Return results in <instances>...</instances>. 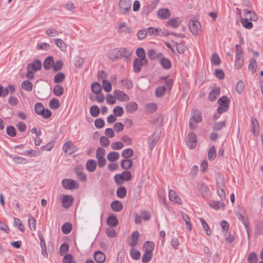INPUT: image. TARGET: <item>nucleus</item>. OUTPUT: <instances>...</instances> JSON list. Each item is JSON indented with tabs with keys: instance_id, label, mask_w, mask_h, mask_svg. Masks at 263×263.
I'll return each mask as SVG.
<instances>
[{
	"instance_id": "39",
	"label": "nucleus",
	"mask_w": 263,
	"mask_h": 263,
	"mask_svg": "<svg viewBox=\"0 0 263 263\" xmlns=\"http://www.w3.org/2000/svg\"><path fill=\"white\" fill-rule=\"evenodd\" d=\"M241 23L242 26L246 29H250L253 27V24L250 18L241 17Z\"/></svg>"
},
{
	"instance_id": "62",
	"label": "nucleus",
	"mask_w": 263,
	"mask_h": 263,
	"mask_svg": "<svg viewBox=\"0 0 263 263\" xmlns=\"http://www.w3.org/2000/svg\"><path fill=\"white\" fill-rule=\"evenodd\" d=\"M102 87L104 90L107 92H109L111 90V84L110 82L109 81L103 80L102 81Z\"/></svg>"
},
{
	"instance_id": "56",
	"label": "nucleus",
	"mask_w": 263,
	"mask_h": 263,
	"mask_svg": "<svg viewBox=\"0 0 263 263\" xmlns=\"http://www.w3.org/2000/svg\"><path fill=\"white\" fill-rule=\"evenodd\" d=\"M28 223L30 230L31 231H35L36 226V220L34 218V217L31 215H29V216Z\"/></svg>"
},
{
	"instance_id": "30",
	"label": "nucleus",
	"mask_w": 263,
	"mask_h": 263,
	"mask_svg": "<svg viewBox=\"0 0 263 263\" xmlns=\"http://www.w3.org/2000/svg\"><path fill=\"white\" fill-rule=\"evenodd\" d=\"M136 53L139 60L143 61L146 64L147 63V60L145 59V52L143 48L139 47L137 48L136 50Z\"/></svg>"
},
{
	"instance_id": "64",
	"label": "nucleus",
	"mask_w": 263,
	"mask_h": 263,
	"mask_svg": "<svg viewBox=\"0 0 263 263\" xmlns=\"http://www.w3.org/2000/svg\"><path fill=\"white\" fill-rule=\"evenodd\" d=\"M152 253L144 252V254L143 255L142 257V262L143 263H148L152 259Z\"/></svg>"
},
{
	"instance_id": "50",
	"label": "nucleus",
	"mask_w": 263,
	"mask_h": 263,
	"mask_svg": "<svg viewBox=\"0 0 263 263\" xmlns=\"http://www.w3.org/2000/svg\"><path fill=\"white\" fill-rule=\"evenodd\" d=\"M22 88L27 91H30L32 89V84L29 81L25 80L22 83Z\"/></svg>"
},
{
	"instance_id": "14",
	"label": "nucleus",
	"mask_w": 263,
	"mask_h": 263,
	"mask_svg": "<svg viewBox=\"0 0 263 263\" xmlns=\"http://www.w3.org/2000/svg\"><path fill=\"white\" fill-rule=\"evenodd\" d=\"M220 93V89L218 87H215L209 93L208 98L211 101H214L216 100Z\"/></svg>"
},
{
	"instance_id": "21",
	"label": "nucleus",
	"mask_w": 263,
	"mask_h": 263,
	"mask_svg": "<svg viewBox=\"0 0 263 263\" xmlns=\"http://www.w3.org/2000/svg\"><path fill=\"white\" fill-rule=\"evenodd\" d=\"M148 34L151 36H161V28L150 27L147 28Z\"/></svg>"
},
{
	"instance_id": "41",
	"label": "nucleus",
	"mask_w": 263,
	"mask_h": 263,
	"mask_svg": "<svg viewBox=\"0 0 263 263\" xmlns=\"http://www.w3.org/2000/svg\"><path fill=\"white\" fill-rule=\"evenodd\" d=\"M133 155L134 151L130 148L124 149L121 153V156L124 159H129L132 157Z\"/></svg>"
},
{
	"instance_id": "18",
	"label": "nucleus",
	"mask_w": 263,
	"mask_h": 263,
	"mask_svg": "<svg viewBox=\"0 0 263 263\" xmlns=\"http://www.w3.org/2000/svg\"><path fill=\"white\" fill-rule=\"evenodd\" d=\"M73 198L71 195H64L62 201V206L65 208H69L73 203Z\"/></svg>"
},
{
	"instance_id": "19",
	"label": "nucleus",
	"mask_w": 263,
	"mask_h": 263,
	"mask_svg": "<svg viewBox=\"0 0 263 263\" xmlns=\"http://www.w3.org/2000/svg\"><path fill=\"white\" fill-rule=\"evenodd\" d=\"M159 63L162 67L164 69H170L172 67V62L171 61L164 58L163 56L160 58Z\"/></svg>"
},
{
	"instance_id": "22",
	"label": "nucleus",
	"mask_w": 263,
	"mask_h": 263,
	"mask_svg": "<svg viewBox=\"0 0 263 263\" xmlns=\"http://www.w3.org/2000/svg\"><path fill=\"white\" fill-rule=\"evenodd\" d=\"M181 24L178 17H172L167 22V26L174 28H178Z\"/></svg>"
},
{
	"instance_id": "11",
	"label": "nucleus",
	"mask_w": 263,
	"mask_h": 263,
	"mask_svg": "<svg viewBox=\"0 0 263 263\" xmlns=\"http://www.w3.org/2000/svg\"><path fill=\"white\" fill-rule=\"evenodd\" d=\"M107 57L112 61H116L121 59L119 48L110 50L108 53Z\"/></svg>"
},
{
	"instance_id": "38",
	"label": "nucleus",
	"mask_w": 263,
	"mask_h": 263,
	"mask_svg": "<svg viewBox=\"0 0 263 263\" xmlns=\"http://www.w3.org/2000/svg\"><path fill=\"white\" fill-rule=\"evenodd\" d=\"M182 217L184 222L186 223V228L189 231H191L192 230V226L191 223V220L189 216L185 213L183 212L181 213Z\"/></svg>"
},
{
	"instance_id": "42",
	"label": "nucleus",
	"mask_w": 263,
	"mask_h": 263,
	"mask_svg": "<svg viewBox=\"0 0 263 263\" xmlns=\"http://www.w3.org/2000/svg\"><path fill=\"white\" fill-rule=\"evenodd\" d=\"M145 108L147 112L151 114L157 110V105L154 103H148L145 105Z\"/></svg>"
},
{
	"instance_id": "40",
	"label": "nucleus",
	"mask_w": 263,
	"mask_h": 263,
	"mask_svg": "<svg viewBox=\"0 0 263 263\" xmlns=\"http://www.w3.org/2000/svg\"><path fill=\"white\" fill-rule=\"evenodd\" d=\"M64 88L62 86L60 85H57L53 87V93L57 97H60L63 94Z\"/></svg>"
},
{
	"instance_id": "36",
	"label": "nucleus",
	"mask_w": 263,
	"mask_h": 263,
	"mask_svg": "<svg viewBox=\"0 0 263 263\" xmlns=\"http://www.w3.org/2000/svg\"><path fill=\"white\" fill-rule=\"evenodd\" d=\"M119 51L121 58L124 57L126 60L130 59L132 52L129 50L125 48H119Z\"/></svg>"
},
{
	"instance_id": "4",
	"label": "nucleus",
	"mask_w": 263,
	"mask_h": 263,
	"mask_svg": "<svg viewBox=\"0 0 263 263\" xmlns=\"http://www.w3.org/2000/svg\"><path fill=\"white\" fill-rule=\"evenodd\" d=\"M186 144L190 149H193L196 146L197 136L194 132H190L188 134Z\"/></svg>"
},
{
	"instance_id": "43",
	"label": "nucleus",
	"mask_w": 263,
	"mask_h": 263,
	"mask_svg": "<svg viewBox=\"0 0 263 263\" xmlns=\"http://www.w3.org/2000/svg\"><path fill=\"white\" fill-rule=\"evenodd\" d=\"M119 157V154L116 152H110L108 153L107 156V159L111 162L115 161L118 160Z\"/></svg>"
},
{
	"instance_id": "32",
	"label": "nucleus",
	"mask_w": 263,
	"mask_h": 263,
	"mask_svg": "<svg viewBox=\"0 0 263 263\" xmlns=\"http://www.w3.org/2000/svg\"><path fill=\"white\" fill-rule=\"evenodd\" d=\"M133 163L132 159H124L121 162V166L123 169L128 170L132 166Z\"/></svg>"
},
{
	"instance_id": "26",
	"label": "nucleus",
	"mask_w": 263,
	"mask_h": 263,
	"mask_svg": "<svg viewBox=\"0 0 263 263\" xmlns=\"http://www.w3.org/2000/svg\"><path fill=\"white\" fill-rule=\"evenodd\" d=\"M110 208L114 212H119L123 209V205L120 201L115 200L111 202Z\"/></svg>"
},
{
	"instance_id": "52",
	"label": "nucleus",
	"mask_w": 263,
	"mask_h": 263,
	"mask_svg": "<svg viewBox=\"0 0 263 263\" xmlns=\"http://www.w3.org/2000/svg\"><path fill=\"white\" fill-rule=\"evenodd\" d=\"M236 215L238 219L242 222L245 227H247L249 226V219L247 217L242 215L240 213H237Z\"/></svg>"
},
{
	"instance_id": "20",
	"label": "nucleus",
	"mask_w": 263,
	"mask_h": 263,
	"mask_svg": "<svg viewBox=\"0 0 263 263\" xmlns=\"http://www.w3.org/2000/svg\"><path fill=\"white\" fill-rule=\"evenodd\" d=\"M106 223L110 227L114 228L118 224V220L115 216L110 215L106 219Z\"/></svg>"
},
{
	"instance_id": "13",
	"label": "nucleus",
	"mask_w": 263,
	"mask_h": 263,
	"mask_svg": "<svg viewBox=\"0 0 263 263\" xmlns=\"http://www.w3.org/2000/svg\"><path fill=\"white\" fill-rule=\"evenodd\" d=\"M139 237V232L137 231L133 232L129 239L128 245L133 248L135 247L137 244Z\"/></svg>"
},
{
	"instance_id": "27",
	"label": "nucleus",
	"mask_w": 263,
	"mask_h": 263,
	"mask_svg": "<svg viewBox=\"0 0 263 263\" xmlns=\"http://www.w3.org/2000/svg\"><path fill=\"white\" fill-rule=\"evenodd\" d=\"M117 176H120V179L124 181H128L132 178V173L128 171H124L121 174H116V177Z\"/></svg>"
},
{
	"instance_id": "58",
	"label": "nucleus",
	"mask_w": 263,
	"mask_h": 263,
	"mask_svg": "<svg viewBox=\"0 0 263 263\" xmlns=\"http://www.w3.org/2000/svg\"><path fill=\"white\" fill-rule=\"evenodd\" d=\"M254 233L256 235L263 236V221L255 226Z\"/></svg>"
},
{
	"instance_id": "16",
	"label": "nucleus",
	"mask_w": 263,
	"mask_h": 263,
	"mask_svg": "<svg viewBox=\"0 0 263 263\" xmlns=\"http://www.w3.org/2000/svg\"><path fill=\"white\" fill-rule=\"evenodd\" d=\"M42 63L39 60H35L33 63L27 64V69H30L33 71H38L41 69Z\"/></svg>"
},
{
	"instance_id": "49",
	"label": "nucleus",
	"mask_w": 263,
	"mask_h": 263,
	"mask_svg": "<svg viewBox=\"0 0 263 263\" xmlns=\"http://www.w3.org/2000/svg\"><path fill=\"white\" fill-rule=\"evenodd\" d=\"M130 254L131 257L134 260H138L140 258V252L135 248H132L130 251Z\"/></svg>"
},
{
	"instance_id": "61",
	"label": "nucleus",
	"mask_w": 263,
	"mask_h": 263,
	"mask_svg": "<svg viewBox=\"0 0 263 263\" xmlns=\"http://www.w3.org/2000/svg\"><path fill=\"white\" fill-rule=\"evenodd\" d=\"M147 34H148L147 29H141L138 31L137 36L139 40H143L146 37Z\"/></svg>"
},
{
	"instance_id": "47",
	"label": "nucleus",
	"mask_w": 263,
	"mask_h": 263,
	"mask_svg": "<svg viewBox=\"0 0 263 263\" xmlns=\"http://www.w3.org/2000/svg\"><path fill=\"white\" fill-rule=\"evenodd\" d=\"M75 173L77 175V177L80 180H81V181H85L86 180V176L83 173L81 168H76L75 169Z\"/></svg>"
},
{
	"instance_id": "7",
	"label": "nucleus",
	"mask_w": 263,
	"mask_h": 263,
	"mask_svg": "<svg viewBox=\"0 0 263 263\" xmlns=\"http://www.w3.org/2000/svg\"><path fill=\"white\" fill-rule=\"evenodd\" d=\"M251 126L253 135L255 137L258 136L259 133V124L256 118L252 117L251 119Z\"/></svg>"
},
{
	"instance_id": "8",
	"label": "nucleus",
	"mask_w": 263,
	"mask_h": 263,
	"mask_svg": "<svg viewBox=\"0 0 263 263\" xmlns=\"http://www.w3.org/2000/svg\"><path fill=\"white\" fill-rule=\"evenodd\" d=\"M117 31L119 33L130 34L132 32V28L128 26L125 22H121L117 27Z\"/></svg>"
},
{
	"instance_id": "3",
	"label": "nucleus",
	"mask_w": 263,
	"mask_h": 263,
	"mask_svg": "<svg viewBox=\"0 0 263 263\" xmlns=\"http://www.w3.org/2000/svg\"><path fill=\"white\" fill-rule=\"evenodd\" d=\"M132 2L130 0H120L119 3L120 11L123 14H127L130 11Z\"/></svg>"
},
{
	"instance_id": "45",
	"label": "nucleus",
	"mask_w": 263,
	"mask_h": 263,
	"mask_svg": "<svg viewBox=\"0 0 263 263\" xmlns=\"http://www.w3.org/2000/svg\"><path fill=\"white\" fill-rule=\"evenodd\" d=\"M65 75L63 72H58L54 77V82L55 83H61L65 79Z\"/></svg>"
},
{
	"instance_id": "17",
	"label": "nucleus",
	"mask_w": 263,
	"mask_h": 263,
	"mask_svg": "<svg viewBox=\"0 0 263 263\" xmlns=\"http://www.w3.org/2000/svg\"><path fill=\"white\" fill-rule=\"evenodd\" d=\"M75 146L73 145L71 141L66 142L63 146V151L67 153H69L70 154L74 152Z\"/></svg>"
},
{
	"instance_id": "28",
	"label": "nucleus",
	"mask_w": 263,
	"mask_h": 263,
	"mask_svg": "<svg viewBox=\"0 0 263 263\" xmlns=\"http://www.w3.org/2000/svg\"><path fill=\"white\" fill-rule=\"evenodd\" d=\"M97 162L95 160H88L86 164V168L89 172H93L96 170Z\"/></svg>"
},
{
	"instance_id": "44",
	"label": "nucleus",
	"mask_w": 263,
	"mask_h": 263,
	"mask_svg": "<svg viewBox=\"0 0 263 263\" xmlns=\"http://www.w3.org/2000/svg\"><path fill=\"white\" fill-rule=\"evenodd\" d=\"M91 88L92 91L96 94H99L102 91V87L101 85L97 82L93 83L91 84Z\"/></svg>"
},
{
	"instance_id": "34",
	"label": "nucleus",
	"mask_w": 263,
	"mask_h": 263,
	"mask_svg": "<svg viewBox=\"0 0 263 263\" xmlns=\"http://www.w3.org/2000/svg\"><path fill=\"white\" fill-rule=\"evenodd\" d=\"M209 205L211 208L216 210H218L220 208L223 207L224 206V204L223 202L220 201L215 200L211 201L209 202Z\"/></svg>"
},
{
	"instance_id": "55",
	"label": "nucleus",
	"mask_w": 263,
	"mask_h": 263,
	"mask_svg": "<svg viewBox=\"0 0 263 263\" xmlns=\"http://www.w3.org/2000/svg\"><path fill=\"white\" fill-rule=\"evenodd\" d=\"M90 114L93 117H97L100 114V109L98 106L93 105L90 108Z\"/></svg>"
},
{
	"instance_id": "59",
	"label": "nucleus",
	"mask_w": 263,
	"mask_h": 263,
	"mask_svg": "<svg viewBox=\"0 0 263 263\" xmlns=\"http://www.w3.org/2000/svg\"><path fill=\"white\" fill-rule=\"evenodd\" d=\"M113 112L115 116L121 117L124 114V110L122 107L116 106L114 107L113 109Z\"/></svg>"
},
{
	"instance_id": "37",
	"label": "nucleus",
	"mask_w": 263,
	"mask_h": 263,
	"mask_svg": "<svg viewBox=\"0 0 263 263\" xmlns=\"http://www.w3.org/2000/svg\"><path fill=\"white\" fill-rule=\"evenodd\" d=\"M117 196L119 198H124L127 194V190L123 186H119L117 190Z\"/></svg>"
},
{
	"instance_id": "5",
	"label": "nucleus",
	"mask_w": 263,
	"mask_h": 263,
	"mask_svg": "<svg viewBox=\"0 0 263 263\" xmlns=\"http://www.w3.org/2000/svg\"><path fill=\"white\" fill-rule=\"evenodd\" d=\"M197 189L204 198L208 197L210 194V191L208 186L202 182L197 183Z\"/></svg>"
},
{
	"instance_id": "2",
	"label": "nucleus",
	"mask_w": 263,
	"mask_h": 263,
	"mask_svg": "<svg viewBox=\"0 0 263 263\" xmlns=\"http://www.w3.org/2000/svg\"><path fill=\"white\" fill-rule=\"evenodd\" d=\"M189 29L193 35L199 34L201 31L200 22L196 20H192L189 23Z\"/></svg>"
},
{
	"instance_id": "48",
	"label": "nucleus",
	"mask_w": 263,
	"mask_h": 263,
	"mask_svg": "<svg viewBox=\"0 0 263 263\" xmlns=\"http://www.w3.org/2000/svg\"><path fill=\"white\" fill-rule=\"evenodd\" d=\"M62 232L65 234H69L72 230V225L70 223L66 222L62 227Z\"/></svg>"
},
{
	"instance_id": "15",
	"label": "nucleus",
	"mask_w": 263,
	"mask_h": 263,
	"mask_svg": "<svg viewBox=\"0 0 263 263\" xmlns=\"http://www.w3.org/2000/svg\"><path fill=\"white\" fill-rule=\"evenodd\" d=\"M138 104L135 102H129L125 106V110L128 114H133L138 109Z\"/></svg>"
},
{
	"instance_id": "54",
	"label": "nucleus",
	"mask_w": 263,
	"mask_h": 263,
	"mask_svg": "<svg viewBox=\"0 0 263 263\" xmlns=\"http://www.w3.org/2000/svg\"><path fill=\"white\" fill-rule=\"evenodd\" d=\"M200 221L202 225L203 229H204V230L206 232V235L210 236L211 235L212 231H211V229H210V227H209L208 224L207 223V222L202 218H200Z\"/></svg>"
},
{
	"instance_id": "24",
	"label": "nucleus",
	"mask_w": 263,
	"mask_h": 263,
	"mask_svg": "<svg viewBox=\"0 0 263 263\" xmlns=\"http://www.w3.org/2000/svg\"><path fill=\"white\" fill-rule=\"evenodd\" d=\"M94 258L98 263H103L106 259L105 255L101 251H96L94 254Z\"/></svg>"
},
{
	"instance_id": "12",
	"label": "nucleus",
	"mask_w": 263,
	"mask_h": 263,
	"mask_svg": "<svg viewBox=\"0 0 263 263\" xmlns=\"http://www.w3.org/2000/svg\"><path fill=\"white\" fill-rule=\"evenodd\" d=\"M114 95L120 101H128L129 100V97L127 94L119 90H115Z\"/></svg>"
},
{
	"instance_id": "57",
	"label": "nucleus",
	"mask_w": 263,
	"mask_h": 263,
	"mask_svg": "<svg viewBox=\"0 0 263 263\" xmlns=\"http://www.w3.org/2000/svg\"><path fill=\"white\" fill-rule=\"evenodd\" d=\"M226 126V122L224 121H220L215 122L213 126V129L214 130H220Z\"/></svg>"
},
{
	"instance_id": "51",
	"label": "nucleus",
	"mask_w": 263,
	"mask_h": 263,
	"mask_svg": "<svg viewBox=\"0 0 263 263\" xmlns=\"http://www.w3.org/2000/svg\"><path fill=\"white\" fill-rule=\"evenodd\" d=\"M171 13L167 8H161L157 11L158 16H170Z\"/></svg>"
},
{
	"instance_id": "33",
	"label": "nucleus",
	"mask_w": 263,
	"mask_h": 263,
	"mask_svg": "<svg viewBox=\"0 0 263 263\" xmlns=\"http://www.w3.org/2000/svg\"><path fill=\"white\" fill-rule=\"evenodd\" d=\"M155 247V244L151 241H147L144 243L143 249L144 252L152 253Z\"/></svg>"
},
{
	"instance_id": "46",
	"label": "nucleus",
	"mask_w": 263,
	"mask_h": 263,
	"mask_svg": "<svg viewBox=\"0 0 263 263\" xmlns=\"http://www.w3.org/2000/svg\"><path fill=\"white\" fill-rule=\"evenodd\" d=\"M55 43L56 45L63 51H66L67 47L63 41L60 39H55Z\"/></svg>"
},
{
	"instance_id": "9",
	"label": "nucleus",
	"mask_w": 263,
	"mask_h": 263,
	"mask_svg": "<svg viewBox=\"0 0 263 263\" xmlns=\"http://www.w3.org/2000/svg\"><path fill=\"white\" fill-rule=\"evenodd\" d=\"M158 2V1L157 0H155L154 2H152V4L144 6L142 8V14L143 15H148L150 14L151 12H152L156 8Z\"/></svg>"
},
{
	"instance_id": "23",
	"label": "nucleus",
	"mask_w": 263,
	"mask_h": 263,
	"mask_svg": "<svg viewBox=\"0 0 263 263\" xmlns=\"http://www.w3.org/2000/svg\"><path fill=\"white\" fill-rule=\"evenodd\" d=\"M243 64V54L236 53L235 67L236 69H240Z\"/></svg>"
},
{
	"instance_id": "29",
	"label": "nucleus",
	"mask_w": 263,
	"mask_h": 263,
	"mask_svg": "<svg viewBox=\"0 0 263 263\" xmlns=\"http://www.w3.org/2000/svg\"><path fill=\"white\" fill-rule=\"evenodd\" d=\"M54 64L53 58L51 56L46 58L43 62V67L46 70L51 68Z\"/></svg>"
},
{
	"instance_id": "60",
	"label": "nucleus",
	"mask_w": 263,
	"mask_h": 263,
	"mask_svg": "<svg viewBox=\"0 0 263 263\" xmlns=\"http://www.w3.org/2000/svg\"><path fill=\"white\" fill-rule=\"evenodd\" d=\"M69 247L67 243H63L60 247L59 253L61 256L64 255L69 250Z\"/></svg>"
},
{
	"instance_id": "63",
	"label": "nucleus",
	"mask_w": 263,
	"mask_h": 263,
	"mask_svg": "<svg viewBox=\"0 0 263 263\" xmlns=\"http://www.w3.org/2000/svg\"><path fill=\"white\" fill-rule=\"evenodd\" d=\"M248 261L250 263H257L258 261V257L257 254L254 252H252L249 254Z\"/></svg>"
},
{
	"instance_id": "31",
	"label": "nucleus",
	"mask_w": 263,
	"mask_h": 263,
	"mask_svg": "<svg viewBox=\"0 0 263 263\" xmlns=\"http://www.w3.org/2000/svg\"><path fill=\"white\" fill-rule=\"evenodd\" d=\"M169 198L171 201L175 202L178 204H181V199L177 196L176 193L173 190H170L168 193Z\"/></svg>"
},
{
	"instance_id": "25",
	"label": "nucleus",
	"mask_w": 263,
	"mask_h": 263,
	"mask_svg": "<svg viewBox=\"0 0 263 263\" xmlns=\"http://www.w3.org/2000/svg\"><path fill=\"white\" fill-rule=\"evenodd\" d=\"M147 55L151 60H154L161 57H163V54L161 52H157L156 50L150 49L147 51Z\"/></svg>"
},
{
	"instance_id": "53",
	"label": "nucleus",
	"mask_w": 263,
	"mask_h": 263,
	"mask_svg": "<svg viewBox=\"0 0 263 263\" xmlns=\"http://www.w3.org/2000/svg\"><path fill=\"white\" fill-rule=\"evenodd\" d=\"M60 106V102L57 98L52 99L49 102V106L51 109H57Z\"/></svg>"
},
{
	"instance_id": "1",
	"label": "nucleus",
	"mask_w": 263,
	"mask_h": 263,
	"mask_svg": "<svg viewBox=\"0 0 263 263\" xmlns=\"http://www.w3.org/2000/svg\"><path fill=\"white\" fill-rule=\"evenodd\" d=\"M202 121V116L200 111L198 110H195L190 119L189 126L193 129L197 127V123Z\"/></svg>"
},
{
	"instance_id": "6",
	"label": "nucleus",
	"mask_w": 263,
	"mask_h": 263,
	"mask_svg": "<svg viewBox=\"0 0 263 263\" xmlns=\"http://www.w3.org/2000/svg\"><path fill=\"white\" fill-rule=\"evenodd\" d=\"M63 187L66 190H72L78 187V184L75 181L71 179H64L62 180Z\"/></svg>"
},
{
	"instance_id": "10",
	"label": "nucleus",
	"mask_w": 263,
	"mask_h": 263,
	"mask_svg": "<svg viewBox=\"0 0 263 263\" xmlns=\"http://www.w3.org/2000/svg\"><path fill=\"white\" fill-rule=\"evenodd\" d=\"M159 139V135L156 132H154L152 135L148 138V144L151 150H152L157 144Z\"/></svg>"
},
{
	"instance_id": "35",
	"label": "nucleus",
	"mask_w": 263,
	"mask_h": 263,
	"mask_svg": "<svg viewBox=\"0 0 263 263\" xmlns=\"http://www.w3.org/2000/svg\"><path fill=\"white\" fill-rule=\"evenodd\" d=\"M142 60L136 59L133 62L134 70L136 73H138L141 71V67L143 64Z\"/></svg>"
}]
</instances>
